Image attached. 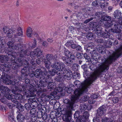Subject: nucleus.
Wrapping results in <instances>:
<instances>
[{"mask_svg":"<svg viewBox=\"0 0 122 122\" xmlns=\"http://www.w3.org/2000/svg\"><path fill=\"white\" fill-rule=\"evenodd\" d=\"M7 56L2 55L0 56V61L2 63L8 61Z\"/></svg>","mask_w":122,"mask_h":122,"instance_id":"26","label":"nucleus"},{"mask_svg":"<svg viewBox=\"0 0 122 122\" xmlns=\"http://www.w3.org/2000/svg\"><path fill=\"white\" fill-rule=\"evenodd\" d=\"M13 97V95L12 94H11V95H7L6 96V97L9 100H11V101L12 99H14V97Z\"/></svg>","mask_w":122,"mask_h":122,"instance_id":"48","label":"nucleus"},{"mask_svg":"<svg viewBox=\"0 0 122 122\" xmlns=\"http://www.w3.org/2000/svg\"><path fill=\"white\" fill-rule=\"evenodd\" d=\"M103 34L102 37L104 38H108L110 36L109 33L107 31L103 32Z\"/></svg>","mask_w":122,"mask_h":122,"instance_id":"36","label":"nucleus"},{"mask_svg":"<svg viewBox=\"0 0 122 122\" xmlns=\"http://www.w3.org/2000/svg\"><path fill=\"white\" fill-rule=\"evenodd\" d=\"M121 12L120 10H115L114 13V16L116 18L120 19L121 16Z\"/></svg>","mask_w":122,"mask_h":122,"instance_id":"23","label":"nucleus"},{"mask_svg":"<svg viewBox=\"0 0 122 122\" xmlns=\"http://www.w3.org/2000/svg\"><path fill=\"white\" fill-rule=\"evenodd\" d=\"M106 108L104 106L100 107L98 109L97 116H101L103 115L104 113L106 112Z\"/></svg>","mask_w":122,"mask_h":122,"instance_id":"16","label":"nucleus"},{"mask_svg":"<svg viewBox=\"0 0 122 122\" xmlns=\"http://www.w3.org/2000/svg\"><path fill=\"white\" fill-rule=\"evenodd\" d=\"M89 116V114L87 112H84L83 116H81L80 117V119L85 121V120H86Z\"/></svg>","mask_w":122,"mask_h":122,"instance_id":"22","label":"nucleus"},{"mask_svg":"<svg viewBox=\"0 0 122 122\" xmlns=\"http://www.w3.org/2000/svg\"><path fill=\"white\" fill-rule=\"evenodd\" d=\"M30 112L31 115H36V113L37 112L38 113V112L37 111L36 109L32 108L30 110Z\"/></svg>","mask_w":122,"mask_h":122,"instance_id":"33","label":"nucleus"},{"mask_svg":"<svg viewBox=\"0 0 122 122\" xmlns=\"http://www.w3.org/2000/svg\"><path fill=\"white\" fill-rule=\"evenodd\" d=\"M75 85L78 89H76L75 91L71 88H68V90L67 92L68 93H71L73 92L75 95L72 96L71 97V100L66 99L64 101L65 103L68 104V106L71 108L73 107V105L76 102L78 98L80 95L82 94L84 92L87 91V89L90 88L92 83L90 82V80L88 79L83 83H81L79 80H76L75 81Z\"/></svg>","mask_w":122,"mask_h":122,"instance_id":"2","label":"nucleus"},{"mask_svg":"<svg viewBox=\"0 0 122 122\" xmlns=\"http://www.w3.org/2000/svg\"><path fill=\"white\" fill-rule=\"evenodd\" d=\"M58 74H62V76L64 77L65 78L67 79H70L72 76V73L70 70H66V68L63 69V70H61L59 72H58Z\"/></svg>","mask_w":122,"mask_h":122,"instance_id":"13","label":"nucleus"},{"mask_svg":"<svg viewBox=\"0 0 122 122\" xmlns=\"http://www.w3.org/2000/svg\"><path fill=\"white\" fill-rule=\"evenodd\" d=\"M44 87H38V91L37 92V93L38 95H41V96L39 97L38 98H37V102L40 104H42V103L44 101L43 97V94H42L41 93L45 92L47 91V89L45 88H44Z\"/></svg>","mask_w":122,"mask_h":122,"instance_id":"14","label":"nucleus"},{"mask_svg":"<svg viewBox=\"0 0 122 122\" xmlns=\"http://www.w3.org/2000/svg\"><path fill=\"white\" fill-rule=\"evenodd\" d=\"M110 119L106 117L102 119V122H109L110 121Z\"/></svg>","mask_w":122,"mask_h":122,"instance_id":"50","label":"nucleus"},{"mask_svg":"<svg viewBox=\"0 0 122 122\" xmlns=\"http://www.w3.org/2000/svg\"><path fill=\"white\" fill-rule=\"evenodd\" d=\"M115 51H116L113 52L107 59H105V60H102V64L99 67L97 70H96V68H95V67L93 65H91L89 66V68L91 70L94 71L88 79V80H90V82L92 83L102 72L108 70L109 65L122 54V47H120Z\"/></svg>","mask_w":122,"mask_h":122,"instance_id":"1","label":"nucleus"},{"mask_svg":"<svg viewBox=\"0 0 122 122\" xmlns=\"http://www.w3.org/2000/svg\"><path fill=\"white\" fill-rule=\"evenodd\" d=\"M56 73V70L55 69H53L52 71H49L47 72L45 69H44L43 74V76L45 77L44 78L46 79V81L47 85V82L48 81H50L51 80V78H50L49 76H53L55 75Z\"/></svg>","mask_w":122,"mask_h":122,"instance_id":"11","label":"nucleus"},{"mask_svg":"<svg viewBox=\"0 0 122 122\" xmlns=\"http://www.w3.org/2000/svg\"><path fill=\"white\" fill-rule=\"evenodd\" d=\"M99 2V1L98 0H95L92 2V5L94 6H97L98 5Z\"/></svg>","mask_w":122,"mask_h":122,"instance_id":"54","label":"nucleus"},{"mask_svg":"<svg viewBox=\"0 0 122 122\" xmlns=\"http://www.w3.org/2000/svg\"><path fill=\"white\" fill-rule=\"evenodd\" d=\"M22 62L21 59L19 58L16 60L15 62L12 63V68L14 69L18 68L19 67L22 65Z\"/></svg>","mask_w":122,"mask_h":122,"instance_id":"15","label":"nucleus"},{"mask_svg":"<svg viewBox=\"0 0 122 122\" xmlns=\"http://www.w3.org/2000/svg\"><path fill=\"white\" fill-rule=\"evenodd\" d=\"M20 58L19 57H11V62L12 63H13V62H15L16 59H18L19 58Z\"/></svg>","mask_w":122,"mask_h":122,"instance_id":"56","label":"nucleus"},{"mask_svg":"<svg viewBox=\"0 0 122 122\" xmlns=\"http://www.w3.org/2000/svg\"><path fill=\"white\" fill-rule=\"evenodd\" d=\"M25 47L22 46V49H23L22 50H23V52L22 53L23 54H24L23 55H24L23 56H20V53H21V49H16V50H17L19 51V52H18L17 53H16V52H11V51H10V52L9 51H6V52H7L8 53V55H10L11 56H12V57H18L20 58H24V57L26 55H28V52L27 51H25Z\"/></svg>","mask_w":122,"mask_h":122,"instance_id":"9","label":"nucleus"},{"mask_svg":"<svg viewBox=\"0 0 122 122\" xmlns=\"http://www.w3.org/2000/svg\"><path fill=\"white\" fill-rule=\"evenodd\" d=\"M76 57L78 59H81L82 58V55L80 53H77L76 54Z\"/></svg>","mask_w":122,"mask_h":122,"instance_id":"63","label":"nucleus"},{"mask_svg":"<svg viewBox=\"0 0 122 122\" xmlns=\"http://www.w3.org/2000/svg\"><path fill=\"white\" fill-rule=\"evenodd\" d=\"M42 94H43V97L44 101H48L50 100V99H52L55 97V95L53 92L51 93L50 95H46L44 93H42Z\"/></svg>","mask_w":122,"mask_h":122,"instance_id":"18","label":"nucleus"},{"mask_svg":"<svg viewBox=\"0 0 122 122\" xmlns=\"http://www.w3.org/2000/svg\"><path fill=\"white\" fill-rule=\"evenodd\" d=\"M19 112V114H18L17 117V120L20 122H22L25 119V117L24 116L22 115V114L20 113L18 111H17L16 113H18Z\"/></svg>","mask_w":122,"mask_h":122,"instance_id":"21","label":"nucleus"},{"mask_svg":"<svg viewBox=\"0 0 122 122\" xmlns=\"http://www.w3.org/2000/svg\"><path fill=\"white\" fill-rule=\"evenodd\" d=\"M94 36L93 33L90 32L87 35L86 37L88 39L91 40L93 38H94Z\"/></svg>","mask_w":122,"mask_h":122,"instance_id":"38","label":"nucleus"},{"mask_svg":"<svg viewBox=\"0 0 122 122\" xmlns=\"http://www.w3.org/2000/svg\"><path fill=\"white\" fill-rule=\"evenodd\" d=\"M9 119L12 122H15L14 117V115L12 113L10 114L9 117Z\"/></svg>","mask_w":122,"mask_h":122,"instance_id":"39","label":"nucleus"},{"mask_svg":"<svg viewBox=\"0 0 122 122\" xmlns=\"http://www.w3.org/2000/svg\"><path fill=\"white\" fill-rule=\"evenodd\" d=\"M37 45L36 41V39L34 38V41L32 44L31 46L32 48H35Z\"/></svg>","mask_w":122,"mask_h":122,"instance_id":"51","label":"nucleus"},{"mask_svg":"<svg viewBox=\"0 0 122 122\" xmlns=\"http://www.w3.org/2000/svg\"><path fill=\"white\" fill-rule=\"evenodd\" d=\"M80 74L77 72H75L73 75V78L75 79H79L80 77Z\"/></svg>","mask_w":122,"mask_h":122,"instance_id":"44","label":"nucleus"},{"mask_svg":"<svg viewBox=\"0 0 122 122\" xmlns=\"http://www.w3.org/2000/svg\"><path fill=\"white\" fill-rule=\"evenodd\" d=\"M114 24V27L113 29H111V31L113 32H115L116 30L117 29H119L120 28V25L118 24V23H117L116 21L115 23H113Z\"/></svg>","mask_w":122,"mask_h":122,"instance_id":"25","label":"nucleus"},{"mask_svg":"<svg viewBox=\"0 0 122 122\" xmlns=\"http://www.w3.org/2000/svg\"><path fill=\"white\" fill-rule=\"evenodd\" d=\"M67 107L69 108H64L62 111V113L64 115L63 117L64 120L67 122H74L72 119H71V111L70 109H71L70 107H68L67 104Z\"/></svg>","mask_w":122,"mask_h":122,"instance_id":"7","label":"nucleus"},{"mask_svg":"<svg viewBox=\"0 0 122 122\" xmlns=\"http://www.w3.org/2000/svg\"><path fill=\"white\" fill-rule=\"evenodd\" d=\"M46 60L51 61L53 59V56L51 54H48L46 55Z\"/></svg>","mask_w":122,"mask_h":122,"instance_id":"42","label":"nucleus"},{"mask_svg":"<svg viewBox=\"0 0 122 122\" xmlns=\"http://www.w3.org/2000/svg\"><path fill=\"white\" fill-rule=\"evenodd\" d=\"M21 58L20 59H21ZM22 62V65H24V67H26V68L29 66V64L28 63V62L26 60H21Z\"/></svg>","mask_w":122,"mask_h":122,"instance_id":"34","label":"nucleus"},{"mask_svg":"<svg viewBox=\"0 0 122 122\" xmlns=\"http://www.w3.org/2000/svg\"><path fill=\"white\" fill-rule=\"evenodd\" d=\"M105 13V12H97L96 13L95 15L98 17H101V18L102 19V17L103 16L104 14Z\"/></svg>","mask_w":122,"mask_h":122,"instance_id":"31","label":"nucleus"},{"mask_svg":"<svg viewBox=\"0 0 122 122\" xmlns=\"http://www.w3.org/2000/svg\"><path fill=\"white\" fill-rule=\"evenodd\" d=\"M62 59L67 66H71L72 64L73 61L70 59L68 57L63 56L62 57Z\"/></svg>","mask_w":122,"mask_h":122,"instance_id":"17","label":"nucleus"},{"mask_svg":"<svg viewBox=\"0 0 122 122\" xmlns=\"http://www.w3.org/2000/svg\"><path fill=\"white\" fill-rule=\"evenodd\" d=\"M32 34V30L30 27H28L27 30V35L28 37H30Z\"/></svg>","mask_w":122,"mask_h":122,"instance_id":"28","label":"nucleus"},{"mask_svg":"<svg viewBox=\"0 0 122 122\" xmlns=\"http://www.w3.org/2000/svg\"><path fill=\"white\" fill-rule=\"evenodd\" d=\"M7 44L8 46V47L7 48V50H6V51H9L8 52H10L11 51L13 50L14 49H19L21 50V53L20 54V56H23V55L24 54L22 53L23 52V50H22V46L23 45L20 43L16 44L14 45L13 44V43L11 41H9L7 43Z\"/></svg>","mask_w":122,"mask_h":122,"instance_id":"5","label":"nucleus"},{"mask_svg":"<svg viewBox=\"0 0 122 122\" xmlns=\"http://www.w3.org/2000/svg\"><path fill=\"white\" fill-rule=\"evenodd\" d=\"M11 30H12V32L10 30L7 33V36L9 38H10L12 37L13 35L12 33H14L16 32L14 35V37L15 38H17L18 36H22L23 35L22 29L20 27L18 28L17 30L15 29H13Z\"/></svg>","mask_w":122,"mask_h":122,"instance_id":"10","label":"nucleus"},{"mask_svg":"<svg viewBox=\"0 0 122 122\" xmlns=\"http://www.w3.org/2000/svg\"><path fill=\"white\" fill-rule=\"evenodd\" d=\"M30 76L32 77L35 76L36 78L40 79L41 80L38 84L39 87H45L46 86V79L44 78L45 77L43 76L42 71L40 69H36L35 71V74L31 73Z\"/></svg>","mask_w":122,"mask_h":122,"instance_id":"4","label":"nucleus"},{"mask_svg":"<svg viewBox=\"0 0 122 122\" xmlns=\"http://www.w3.org/2000/svg\"><path fill=\"white\" fill-rule=\"evenodd\" d=\"M90 17V18L89 19H87L84 21V23L85 24L87 23L88 22L93 19L94 16L93 15H91Z\"/></svg>","mask_w":122,"mask_h":122,"instance_id":"53","label":"nucleus"},{"mask_svg":"<svg viewBox=\"0 0 122 122\" xmlns=\"http://www.w3.org/2000/svg\"><path fill=\"white\" fill-rule=\"evenodd\" d=\"M36 116V115H31V118H30V121H32L33 122H35L37 119V117Z\"/></svg>","mask_w":122,"mask_h":122,"instance_id":"45","label":"nucleus"},{"mask_svg":"<svg viewBox=\"0 0 122 122\" xmlns=\"http://www.w3.org/2000/svg\"><path fill=\"white\" fill-rule=\"evenodd\" d=\"M89 98V97H88L86 95L83 97L82 98V99L83 101L84 102L87 101Z\"/></svg>","mask_w":122,"mask_h":122,"instance_id":"58","label":"nucleus"},{"mask_svg":"<svg viewBox=\"0 0 122 122\" xmlns=\"http://www.w3.org/2000/svg\"><path fill=\"white\" fill-rule=\"evenodd\" d=\"M25 51H27L28 52V55L25 56L24 58L26 57V56H28L29 55H30V57L32 58L36 59L38 57L41 56L42 55L43 51L41 50V49L38 47L36 48L34 50V51L30 52L27 49H25Z\"/></svg>","mask_w":122,"mask_h":122,"instance_id":"6","label":"nucleus"},{"mask_svg":"<svg viewBox=\"0 0 122 122\" xmlns=\"http://www.w3.org/2000/svg\"><path fill=\"white\" fill-rule=\"evenodd\" d=\"M117 71L118 73H122V67H119L117 69Z\"/></svg>","mask_w":122,"mask_h":122,"instance_id":"64","label":"nucleus"},{"mask_svg":"<svg viewBox=\"0 0 122 122\" xmlns=\"http://www.w3.org/2000/svg\"><path fill=\"white\" fill-rule=\"evenodd\" d=\"M17 100L15 99H12V102L15 103L14 105L19 107L20 105V103L19 102L17 101Z\"/></svg>","mask_w":122,"mask_h":122,"instance_id":"40","label":"nucleus"},{"mask_svg":"<svg viewBox=\"0 0 122 122\" xmlns=\"http://www.w3.org/2000/svg\"><path fill=\"white\" fill-rule=\"evenodd\" d=\"M33 68L32 67H31L30 66L29 68H28V71L27 70V68L26 67H24L21 70V73L22 74H25L26 73H28L29 75L30 73V71L29 68L30 69H32Z\"/></svg>","mask_w":122,"mask_h":122,"instance_id":"24","label":"nucleus"},{"mask_svg":"<svg viewBox=\"0 0 122 122\" xmlns=\"http://www.w3.org/2000/svg\"><path fill=\"white\" fill-rule=\"evenodd\" d=\"M42 44L43 46L45 47H46L48 45V43L46 41H44L43 42Z\"/></svg>","mask_w":122,"mask_h":122,"instance_id":"62","label":"nucleus"},{"mask_svg":"<svg viewBox=\"0 0 122 122\" xmlns=\"http://www.w3.org/2000/svg\"><path fill=\"white\" fill-rule=\"evenodd\" d=\"M97 48L98 51L99 53L102 54L103 52V46L101 45L98 46H97Z\"/></svg>","mask_w":122,"mask_h":122,"instance_id":"32","label":"nucleus"},{"mask_svg":"<svg viewBox=\"0 0 122 122\" xmlns=\"http://www.w3.org/2000/svg\"><path fill=\"white\" fill-rule=\"evenodd\" d=\"M48 84L47 87L48 89H50V91H52L51 90H54L55 88V86L54 85V84L53 83V80L52 79L50 80V81H48L47 84Z\"/></svg>","mask_w":122,"mask_h":122,"instance_id":"19","label":"nucleus"},{"mask_svg":"<svg viewBox=\"0 0 122 122\" xmlns=\"http://www.w3.org/2000/svg\"><path fill=\"white\" fill-rule=\"evenodd\" d=\"M78 67V64H74L72 66V69L73 70H77Z\"/></svg>","mask_w":122,"mask_h":122,"instance_id":"49","label":"nucleus"},{"mask_svg":"<svg viewBox=\"0 0 122 122\" xmlns=\"http://www.w3.org/2000/svg\"><path fill=\"white\" fill-rule=\"evenodd\" d=\"M84 58L88 61H89V59L91 61H93L94 60H95L96 58L95 56L93 57V55H92V58L90 59V57L87 55L86 54H85L84 55Z\"/></svg>","mask_w":122,"mask_h":122,"instance_id":"27","label":"nucleus"},{"mask_svg":"<svg viewBox=\"0 0 122 122\" xmlns=\"http://www.w3.org/2000/svg\"><path fill=\"white\" fill-rule=\"evenodd\" d=\"M92 27L94 29V30L96 32H101L102 30V28L101 26L99 25H97V24L95 23L93 24L92 26Z\"/></svg>","mask_w":122,"mask_h":122,"instance_id":"20","label":"nucleus"},{"mask_svg":"<svg viewBox=\"0 0 122 122\" xmlns=\"http://www.w3.org/2000/svg\"><path fill=\"white\" fill-rule=\"evenodd\" d=\"M28 75V73H27L25 74H22L21 77V79L22 80H24Z\"/></svg>","mask_w":122,"mask_h":122,"instance_id":"55","label":"nucleus"},{"mask_svg":"<svg viewBox=\"0 0 122 122\" xmlns=\"http://www.w3.org/2000/svg\"><path fill=\"white\" fill-rule=\"evenodd\" d=\"M51 66L57 71V72H60L66 68V65L63 63L58 62H54L51 65Z\"/></svg>","mask_w":122,"mask_h":122,"instance_id":"12","label":"nucleus"},{"mask_svg":"<svg viewBox=\"0 0 122 122\" xmlns=\"http://www.w3.org/2000/svg\"><path fill=\"white\" fill-rule=\"evenodd\" d=\"M51 61L48 60H45V66L46 68L49 69V68L50 66L51 65Z\"/></svg>","mask_w":122,"mask_h":122,"instance_id":"29","label":"nucleus"},{"mask_svg":"<svg viewBox=\"0 0 122 122\" xmlns=\"http://www.w3.org/2000/svg\"><path fill=\"white\" fill-rule=\"evenodd\" d=\"M64 53L65 56H66V57H68L70 53V51L67 50H65Z\"/></svg>","mask_w":122,"mask_h":122,"instance_id":"61","label":"nucleus"},{"mask_svg":"<svg viewBox=\"0 0 122 122\" xmlns=\"http://www.w3.org/2000/svg\"><path fill=\"white\" fill-rule=\"evenodd\" d=\"M103 32L102 31V30L101 31V32H99L97 31V32H96L97 36L98 37H102V36L103 35Z\"/></svg>","mask_w":122,"mask_h":122,"instance_id":"57","label":"nucleus"},{"mask_svg":"<svg viewBox=\"0 0 122 122\" xmlns=\"http://www.w3.org/2000/svg\"><path fill=\"white\" fill-rule=\"evenodd\" d=\"M72 43H74L72 40L68 41L66 43L65 45L67 47H69L71 46Z\"/></svg>","mask_w":122,"mask_h":122,"instance_id":"43","label":"nucleus"},{"mask_svg":"<svg viewBox=\"0 0 122 122\" xmlns=\"http://www.w3.org/2000/svg\"><path fill=\"white\" fill-rule=\"evenodd\" d=\"M118 98L117 97H114L112 100L113 102L114 103H117L119 101Z\"/></svg>","mask_w":122,"mask_h":122,"instance_id":"60","label":"nucleus"},{"mask_svg":"<svg viewBox=\"0 0 122 122\" xmlns=\"http://www.w3.org/2000/svg\"><path fill=\"white\" fill-rule=\"evenodd\" d=\"M92 44L91 43H89L88 44V46L87 47V50L88 51H89L90 52H92V50L93 49L92 48Z\"/></svg>","mask_w":122,"mask_h":122,"instance_id":"47","label":"nucleus"},{"mask_svg":"<svg viewBox=\"0 0 122 122\" xmlns=\"http://www.w3.org/2000/svg\"><path fill=\"white\" fill-rule=\"evenodd\" d=\"M31 105H32L28 103L25 104V106L26 109L27 110H29L31 108Z\"/></svg>","mask_w":122,"mask_h":122,"instance_id":"46","label":"nucleus"},{"mask_svg":"<svg viewBox=\"0 0 122 122\" xmlns=\"http://www.w3.org/2000/svg\"><path fill=\"white\" fill-rule=\"evenodd\" d=\"M3 31L5 33H8L11 30L7 26H5L3 29Z\"/></svg>","mask_w":122,"mask_h":122,"instance_id":"37","label":"nucleus"},{"mask_svg":"<svg viewBox=\"0 0 122 122\" xmlns=\"http://www.w3.org/2000/svg\"><path fill=\"white\" fill-rule=\"evenodd\" d=\"M109 4V3L107 2H104L103 3H102L101 4V7L102 8H105V7L107 5H108Z\"/></svg>","mask_w":122,"mask_h":122,"instance_id":"59","label":"nucleus"},{"mask_svg":"<svg viewBox=\"0 0 122 122\" xmlns=\"http://www.w3.org/2000/svg\"><path fill=\"white\" fill-rule=\"evenodd\" d=\"M112 17L111 16H108L105 13L104 14L103 16L102 17V20L103 21H105V23L104 25V27L106 28H108L111 27L113 24V23H116V21L112 20L110 23L109 21L111 20Z\"/></svg>","mask_w":122,"mask_h":122,"instance_id":"8","label":"nucleus"},{"mask_svg":"<svg viewBox=\"0 0 122 122\" xmlns=\"http://www.w3.org/2000/svg\"><path fill=\"white\" fill-rule=\"evenodd\" d=\"M6 84H10L13 86V88L12 89V92L13 93V97L15 99L19 100L20 102L22 100L23 97L22 95L20 94L16 93V92H20L22 91H25V94L28 97H32L33 96V86L31 85L28 86L29 90L27 91H25L26 90L25 86L22 85L20 83L19 81L15 83L14 81H12L11 80L7 79L5 81Z\"/></svg>","mask_w":122,"mask_h":122,"instance_id":"3","label":"nucleus"},{"mask_svg":"<svg viewBox=\"0 0 122 122\" xmlns=\"http://www.w3.org/2000/svg\"><path fill=\"white\" fill-rule=\"evenodd\" d=\"M98 97V96H97V94H92L90 96L91 98L93 99H97Z\"/></svg>","mask_w":122,"mask_h":122,"instance_id":"52","label":"nucleus"},{"mask_svg":"<svg viewBox=\"0 0 122 122\" xmlns=\"http://www.w3.org/2000/svg\"><path fill=\"white\" fill-rule=\"evenodd\" d=\"M5 43H3V42L1 43L0 45V50H4L5 51L6 50V49L5 48Z\"/></svg>","mask_w":122,"mask_h":122,"instance_id":"41","label":"nucleus"},{"mask_svg":"<svg viewBox=\"0 0 122 122\" xmlns=\"http://www.w3.org/2000/svg\"><path fill=\"white\" fill-rule=\"evenodd\" d=\"M56 72V74L57 75H58V76L56 77V81H61L62 79L63 78H64V77L62 76V74H58L57 73L58 72Z\"/></svg>","mask_w":122,"mask_h":122,"instance_id":"30","label":"nucleus"},{"mask_svg":"<svg viewBox=\"0 0 122 122\" xmlns=\"http://www.w3.org/2000/svg\"><path fill=\"white\" fill-rule=\"evenodd\" d=\"M87 107L86 106L85 104H83L81 106L80 110L81 112H84L85 110H86Z\"/></svg>","mask_w":122,"mask_h":122,"instance_id":"35","label":"nucleus"}]
</instances>
